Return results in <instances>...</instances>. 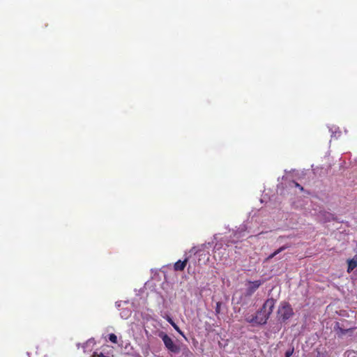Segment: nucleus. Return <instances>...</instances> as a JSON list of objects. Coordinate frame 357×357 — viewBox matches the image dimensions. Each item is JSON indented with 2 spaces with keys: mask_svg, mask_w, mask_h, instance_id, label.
Returning a JSON list of instances; mask_svg holds the SVG:
<instances>
[{
  "mask_svg": "<svg viewBox=\"0 0 357 357\" xmlns=\"http://www.w3.org/2000/svg\"><path fill=\"white\" fill-rule=\"evenodd\" d=\"M268 318L269 317L264 313V310H262V308H261V310L257 312L256 315L248 317L245 320L248 323L252 324L261 325L265 324Z\"/></svg>",
  "mask_w": 357,
  "mask_h": 357,
  "instance_id": "f03ea898",
  "label": "nucleus"
},
{
  "mask_svg": "<svg viewBox=\"0 0 357 357\" xmlns=\"http://www.w3.org/2000/svg\"><path fill=\"white\" fill-rule=\"evenodd\" d=\"M355 329V328H350L347 329H344L342 327L340 326L339 322H336L334 326V330L337 333V335L339 337H342L344 335H346L347 333L350 331H353Z\"/></svg>",
  "mask_w": 357,
  "mask_h": 357,
  "instance_id": "423d86ee",
  "label": "nucleus"
},
{
  "mask_svg": "<svg viewBox=\"0 0 357 357\" xmlns=\"http://www.w3.org/2000/svg\"><path fill=\"white\" fill-rule=\"evenodd\" d=\"M188 261V259L185 258L183 261L178 260L177 261L174 265V268L176 271H182L184 270L186 264Z\"/></svg>",
  "mask_w": 357,
  "mask_h": 357,
  "instance_id": "6e6552de",
  "label": "nucleus"
},
{
  "mask_svg": "<svg viewBox=\"0 0 357 357\" xmlns=\"http://www.w3.org/2000/svg\"><path fill=\"white\" fill-rule=\"evenodd\" d=\"M222 304V303L220 301H218L216 303V306H215V309L216 315H218L220 313Z\"/></svg>",
  "mask_w": 357,
  "mask_h": 357,
  "instance_id": "9b49d317",
  "label": "nucleus"
},
{
  "mask_svg": "<svg viewBox=\"0 0 357 357\" xmlns=\"http://www.w3.org/2000/svg\"><path fill=\"white\" fill-rule=\"evenodd\" d=\"M167 321L173 326V328L183 337H185L183 331L179 328V327L175 324V322L172 320V319L169 317H167Z\"/></svg>",
  "mask_w": 357,
  "mask_h": 357,
  "instance_id": "9d476101",
  "label": "nucleus"
},
{
  "mask_svg": "<svg viewBox=\"0 0 357 357\" xmlns=\"http://www.w3.org/2000/svg\"><path fill=\"white\" fill-rule=\"evenodd\" d=\"M91 357H109V356H105L102 353L98 354V352L95 351L92 354Z\"/></svg>",
  "mask_w": 357,
  "mask_h": 357,
  "instance_id": "4468645a",
  "label": "nucleus"
},
{
  "mask_svg": "<svg viewBox=\"0 0 357 357\" xmlns=\"http://www.w3.org/2000/svg\"><path fill=\"white\" fill-rule=\"evenodd\" d=\"M262 284L263 281L261 280L248 281V287L245 293V296H251Z\"/></svg>",
  "mask_w": 357,
  "mask_h": 357,
  "instance_id": "20e7f679",
  "label": "nucleus"
},
{
  "mask_svg": "<svg viewBox=\"0 0 357 357\" xmlns=\"http://www.w3.org/2000/svg\"><path fill=\"white\" fill-rule=\"evenodd\" d=\"M294 347L290 348L285 352V357H290L294 353Z\"/></svg>",
  "mask_w": 357,
  "mask_h": 357,
  "instance_id": "ddd939ff",
  "label": "nucleus"
},
{
  "mask_svg": "<svg viewBox=\"0 0 357 357\" xmlns=\"http://www.w3.org/2000/svg\"><path fill=\"white\" fill-rule=\"evenodd\" d=\"M276 301L273 298H268L262 305V310L269 317L272 314Z\"/></svg>",
  "mask_w": 357,
  "mask_h": 357,
  "instance_id": "39448f33",
  "label": "nucleus"
},
{
  "mask_svg": "<svg viewBox=\"0 0 357 357\" xmlns=\"http://www.w3.org/2000/svg\"><path fill=\"white\" fill-rule=\"evenodd\" d=\"M314 357H325L324 354L320 351H317Z\"/></svg>",
  "mask_w": 357,
  "mask_h": 357,
  "instance_id": "2eb2a0df",
  "label": "nucleus"
},
{
  "mask_svg": "<svg viewBox=\"0 0 357 357\" xmlns=\"http://www.w3.org/2000/svg\"><path fill=\"white\" fill-rule=\"evenodd\" d=\"M291 247V245L289 243H287L282 246H281L280 248H279L278 250H276L274 252H273L272 254H271L268 257H267V260H269V259H273L274 257H275L277 255H278L279 253H280L281 252L284 251V250L289 248Z\"/></svg>",
  "mask_w": 357,
  "mask_h": 357,
  "instance_id": "1a4fd4ad",
  "label": "nucleus"
},
{
  "mask_svg": "<svg viewBox=\"0 0 357 357\" xmlns=\"http://www.w3.org/2000/svg\"><path fill=\"white\" fill-rule=\"evenodd\" d=\"M347 264L348 266L347 271L348 273H350L357 267V255H356L352 259H348Z\"/></svg>",
  "mask_w": 357,
  "mask_h": 357,
  "instance_id": "0eeeda50",
  "label": "nucleus"
},
{
  "mask_svg": "<svg viewBox=\"0 0 357 357\" xmlns=\"http://www.w3.org/2000/svg\"><path fill=\"white\" fill-rule=\"evenodd\" d=\"M278 314L283 321H286L294 314L293 309L289 303H285L279 309Z\"/></svg>",
  "mask_w": 357,
  "mask_h": 357,
  "instance_id": "7ed1b4c3",
  "label": "nucleus"
},
{
  "mask_svg": "<svg viewBox=\"0 0 357 357\" xmlns=\"http://www.w3.org/2000/svg\"><path fill=\"white\" fill-rule=\"evenodd\" d=\"M159 337L162 340L166 349L171 353L178 354L180 352V347L174 343L173 340L164 332L159 333Z\"/></svg>",
  "mask_w": 357,
  "mask_h": 357,
  "instance_id": "f257e3e1",
  "label": "nucleus"
},
{
  "mask_svg": "<svg viewBox=\"0 0 357 357\" xmlns=\"http://www.w3.org/2000/svg\"><path fill=\"white\" fill-rule=\"evenodd\" d=\"M109 340L110 342H112L114 344L117 343V336L114 333H110L109 335Z\"/></svg>",
  "mask_w": 357,
  "mask_h": 357,
  "instance_id": "f8f14e48",
  "label": "nucleus"
},
{
  "mask_svg": "<svg viewBox=\"0 0 357 357\" xmlns=\"http://www.w3.org/2000/svg\"><path fill=\"white\" fill-rule=\"evenodd\" d=\"M295 185L296 187H298L301 190H303V188L300 184H298V183H295Z\"/></svg>",
  "mask_w": 357,
  "mask_h": 357,
  "instance_id": "dca6fc26",
  "label": "nucleus"
}]
</instances>
